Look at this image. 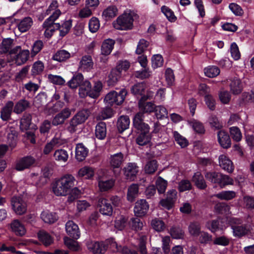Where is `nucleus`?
I'll return each instance as SVG.
<instances>
[{
  "label": "nucleus",
  "instance_id": "f257e3e1",
  "mask_svg": "<svg viewBox=\"0 0 254 254\" xmlns=\"http://www.w3.org/2000/svg\"><path fill=\"white\" fill-rule=\"evenodd\" d=\"M75 182L74 177L70 174H66L53 184V192L57 196H65L74 186Z\"/></svg>",
  "mask_w": 254,
  "mask_h": 254
},
{
  "label": "nucleus",
  "instance_id": "f03ea898",
  "mask_svg": "<svg viewBox=\"0 0 254 254\" xmlns=\"http://www.w3.org/2000/svg\"><path fill=\"white\" fill-rule=\"evenodd\" d=\"M133 12L130 10L125 11L119 16L113 23L115 28L118 30H127L132 28L133 22Z\"/></svg>",
  "mask_w": 254,
  "mask_h": 254
},
{
  "label": "nucleus",
  "instance_id": "7ed1b4c3",
  "mask_svg": "<svg viewBox=\"0 0 254 254\" xmlns=\"http://www.w3.org/2000/svg\"><path fill=\"white\" fill-rule=\"evenodd\" d=\"M90 115V112L87 109H83L78 112L70 120L67 130L71 133L76 130L78 125L84 123Z\"/></svg>",
  "mask_w": 254,
  "mask_h": 254
},
{
  "label": "nucleus",
  "instance_id": "20e7f679",
  "mask_svg": "<svg viewBox=\"0 0 254 254\" xmlns=\"http://www.w3.org/2000/svg\"><path fill=\"white\" fill-rule=\"evenodd\" d=\"M127 94V91L124 89L121 90L119 93L115 91H112L106 95L104 102L110 106L114 104L119 105L123 103Z\"/></svg>",
  "mask_w": 254,
  "mask_h": 254
},
{
  "label": "nucleus",
  "instance_id": "39448f33",
  "mask_svg": "<svg viewBox=\"0 0 254 254\" xmlns=\"http://www.w3.org/2000/svg\"><path fill=\"white\" fill-rule=\"evenodd\" d=\"M59 4L57 0H54L52 1L48 8L46 11L47 15H50L43 23V26H47L50 25H53L54 21L56 20L61 15V11L59 9Z\"/></svg>",
  "mask_w": 254,
  "mask_h": 254
},
{
  "label": "nucleus",
  "instance_id": "423d86ee",
  "mask_svg": "<svg viewBox=\"0 0 254 254\" xmlns=\"http://www.w3.org/2000/svg\"><path fill=\"white\" fill-rule=\"evenodd\" d=\"M13 45V40L10 38L4 39L0 44V53H6L9 52L10 55L16 54L20 50L19 46L11 49Z\"/></svg>",
  "mask_w": 254,
  "mask_h": 254
},
{
  "label": "nucleus",
  "instance_id": "0eeeda50",
  "mask_svg": "<svg viewBox=\"0 0 254 254\" xmlns=\"http://www.w3.org/2000/svg\"><path fill=\"white\" fill-rule=\"evenodd\" d=\"M143 113L140 112H138L133 118V125L135 128L140 131H149V126L143 122Z\"/></svg>",
  "mask_w": 254,
  "mask_h": 254
},
{
  "label": "nucleus",
  "instance_id": "6e6552de",
  "mask_svg": "<svg viewBox=\"0 0 254 254\" xmlns=\"http://www.w3.org/2000/svg\"><path fill=\"white\" fill-rule=\"evenodd\" d=\"M11 203L14 211L17 214L22 215L25 213L27 210L26 203L19 197H13Z\"/></svg>",
  "mask_w": 254,
  "mask_h": 254
},
{
  "label": "nucleus",
  "instance_id": "1a4fd4ad",
  "mask_svg": "<svg viewBox=\"0 0 254 254\" xmlns=\"http://www.w3.org/2000/svg\"><path fill=\"white\" fill-rule=\"evenodd\" d=\"M124 161V155L121 152L111 155L108 162L110 167L114 171L115 169L121 168Z\"/></svg>",
  "mask_w": 254,
  "mask_h": 254
},
{
  "label": "nucleus",
  "instance_id": "9d476101",
  "mask_svg": "<svg viewBox=\"0 0 254 254\" xmlns=\"http://www.w3.org/2000/svg\"><path fill=\"white\" fill-rule=\"evenodd\" d=\"M149 209V205L145 199H140L135 202L134 213L137 217L144 216Z\"/></svg>",
  "mask_w": 254,
  "mask_h": 254
},
{
  "label": "nucleus",
  "instance_id": "9b49d317",
  "mask_svg": "<svg viewBox=\"0 0 254 254\" xmlns=\"http://www.w3.org/2000/svg\"><path fill=\"white\" fill-rule=\"evenodd\" d=\"M35 162V159L29 156L24 157L20 158L16 161L15 169L18 171H23L29 168Z\"/></svg>",
  "mask_w": 254,
  "mask_h": 254
},
{
  "label": "nucleus",
  "instance_id": "f8f14e48",
  "mask_svg": "<svg viewBox=\"0 0 254 254\" xmlns=\"http://www.w3.org/2000/svg\"><path fill=\"white\" fill-rule=\"evenodd\" d=\"M218 160L219 165L223 170L229 173H232L234 171V166L228 157L222 154L219 156Z\"/></svg>",
  "mask_w": 254,
  "mask_h": 254
},
{
  "label": "nucleus",
  "instance_id": "ddd939ff",
  "mask_svg": "<svg viewBox=\"0 0 254 254\" xmlns=\"http://www.w3.org/2000/svg\"><path fill=\"white\" fill-rule=\"evenodd\" d=\"M13 110V102L9 101L1 109L0 118L3 121H8L11 119V116Z\"/></svg>",
  "mask_w": 254,
  "mask_h": 254
},
{
  "label": "nucleus",
  "instance_id": "4468645a",
  "mask_svg": "<svg viewBox=\"0 0 254 254\" xmlns=\"http://www.w3.org/2000/svg\"><path fill=\"white\" fill-rule=\"evenodd\" d=\"M11 231L16 236H23L26 232L24 225L17 219L13 220L10 224Z\"/></svg>",
  "mask_w": 254,
  "mask_h": 254
},
{
  "label": "nucleus",
  "instance_id": "2eb2a0df",
  "mask_svg": "<svg viewBox=\"0 0 254 254\" xmlns=\"http://www.w3.org/2000/svg\"><path fill=\"white\" fill-rule=\"evenodd\" d=\"M99 211L104 215L111 216L113 213V207L109 200L105 198H100L98 200Z\"/></svg>",
  "mask_w": 254,
  "mask_h": 254
},
{
  "label": "nucleus",
  "instance_id": "dca6fc26",
  "mask_svg": "<svg viewBox=\"0 0 254 254\" xmlns=\"http://www.w3.org/2000/svg\"><path fill=\"white\" fill-rule=\"evenodd\" d=\"M65 230L67 234L74 239L80 237L78 226L72 221H68L65 224Z\"/></svg>",
  "mask_w": 254,
  "mask_h": 254
},
{
  "label": "nucleus",
  "instance_id": "f3484780",
  "mask_svg": "<svg viewBox=\"0 0 254 254\" xmlns=\"http://www.w3.org/2000/svg\"><path fill=\"white\" fill-rule=\"evenodd\" d=\"M99 190L101 191H106L111 189L115 184L113 179H107L105 178L99 177L98 179Z\"/></svg>",
  "mask_w": 254,
  "mask_h": 254
},
{
  "label": "nucleus",
  "instance_id": "a211bd4d",
  "mask_svg": "<svg viewBox=\"0 0 254 254\" xmlns=\"http://www.w3.org/2000/svg\"><path fill=\"white\" fill-rule=\"evenodd\" d=\"M138 171V167L135 163H129L124 168V174L128 180H133Z\"/></svg>",
  "mask_w": 254,
  "mask_h": 254
},
{
  "label": "nucleus",
  "instance_id": "6ab92c4d",
  "mask_svg": "<svg viewBox=\"0 0 254 254\" xmlns=\"http://www.w3.org/2000/svg\"><path fill=\"white\" fill-rule=\"evenodd\" d=\"M207 228L212 232L214 233L219 230H224L227 226L222 220L217 219L208 221L206 224Z\"/></svg>",
  "mask_w": 254,
  "mask_h": 254
},
{
  "label": "nucleus",
  "instance_id": "aec40b11",
  "mask_svg": "<svg viewBox=\"0 0 254 254\" xmlns=\"http://www.w3.org/2000/svg\"><path fill=\"white\" fill-rule=\"evenodd\" d=\"M18 52V53L14 57V60L17 65H20L27 61L29 57L30 52L28 50H21V49Z\"/></svg>",
  "mask_w": 254,
  "mask_h": 254
},
{
  "label": "nucleus",
  "instance_id": "412c9836",
  "mask_svg": "<svg viewBox=\"0 0 254 254\" xmlns=\"http://www.w3.org/2000/svg\"><path fill=\"white\" fill-rule=\"evenodd\" d=\"M55 28L60 31V35L62 37L64 36L69 31L72 26V20L68 19L64 21L61 25L59 23L54 24Z\"/></svg>",
  "mask_w": 254,
  "mask_h": 254
},
{
  "label": "nucleus",
  "instance_id": "4be33fe9",
  "mask_svg": "<svg viewBox=\"0 0 254 254\" xmlns=\"http://www.w3.org/2000/svg\"><path fill=\"white\" fill-rule=\"evenodd\" d=\"M88 153V149L82 144L78 143L75 148V158L81 162L84 160Z\"/></svg>",
  "mask_w": 254,
  "mask_h": 254
},
{
  "label": "nucleus",
  "instance_id": "5701e85b",
  "mask_svg": "<svg viewBox=\"0 0 254 254\" xmlns=\"http://www.w3.org/2000/svg\"><path fill=\"white\" fill-rule=\"evenodd\" d=\"M92 85L91 83L87 80H82V82L79 88V95L81 98H85L89 96L91 92Z\"/></svg>",
  "mask_w": 254,
  "mask_h": 254
},
{
  "label": "nucleus",
  "instance_id": "b1692460",
  "mask_svg": "<svg viewBox=\"0 0 254 254\" xmlns=\"http://www.w3.org/2000/svg\"><path fill=\"white\" fill-rule=\"evenodd\" d=\"M230 89L231 93L234 95L240 94L243 90V85L240 79L234 77L231 79L229 84Z\"/></svg>",
  "mask_w": 254,
  "mask_h": 254
},
{
  "label": "nucleus",
  "instance_id": "393cba45",
  "mask_svg": "<svg viewBox=\"0 0 254 254\" xmlns=\"http://www.w3.org/2000/svg\"><path fill=\"white\" fill-rule=\"evenodd\" d=\"M115 44V41L113 39H107L105 40L101 46V54L104 56L110 55L114 48Z\"/></svg>",
  "mask_w": 254,
  "mask_h": 254
},
{
  "label": "nucleus",
  "instance_id": "a878e982",
  "mask_svg": "<svg viewBox=\"0 0 254 254\" xmlns=\"http://www.w3.org/2000/svg\"><path fill=\"white\" fill-rule=\"evenodd\" d=\"M94 169L89 166L81 168L78 171L77 177L84 178L86 179H91L94 176Z\"/></svg>",
  "mask_w": 254,
  "mask_h": 254
},
{
  "label": "nucleus",
  "instance_id": "bb28decb",
  "mask_svg": "<svg viewBox=\"0 0 254 254\" xmlns=\"http://www.w3.org/2000/svg\"><path fill=\"white\" fill-rule=\"evenodd\" d=\"M217 136L219 143L222 147L228 148L230 147L231 139L226 132L220 130L218 132Z\"/></svg>",
  "mask_w": 254,
  "mask_h": 254
},
{
  "label": "nucleus",
  "instance_id": "cd10ccee",
  "mask_svg": "<svg viewBox=\"0 0 254 254\" xmlns=\"http://www.w3.org/2000/svg\"><path fill=\"white\" fill-rule=\"evenodd\" d=\"M30 107V103L28 101L21 99L13 105V112L17 114H20Z\"/></svg>",
  "mask_w": 254,
  "mask_h": 254
},
{
  "label": "nucleus",
  "instance_id": "c85d7f7f",
  "mask_svg": "<svg viewBox=\"0 0 254 254\" xmlns=\"http://www.w3.org/2000/svg\"><path fill=\"white\" fill-rule=\"evenodd\" d=\"M107 134V127L105 123L101 122L95 127V135L99 139H104Z\"/></svg>",
  "mask_w": 254,
  "mask_h": 254
},
{
  "label": "nucleus",
  "instance_id": "c756f323",
  "mask_svg": "<svg viewBox=\"0 0 254 254\" xmlns=\"http://www.w3.org/2000/svg\"><path fill=\"white\" fill-rule=\"evenodd\" d=\"M93 62L90 56H84L79 63L81 70L89 71L93 68Z\"/></svg>",
  "mask_w": 254,
  "mask_h": 254
},
{
  "label": "nucleus",
  "instance_id": "7c9ffc66",
  "mask_svg": "<svg viewBox=\"0 0 254 254\" xmlns=\"http://www.w3.org/2000/svg\"><path fill=\"white\" fill-rule=\"evenodd\" d=\"M53 158L58 162L65 163L68 159V154L65 150L59 149L54 152Z\"/></svg>",
  "mask_w": 254,
  "mask_h": 254
},
{
  "label": "nucleus",
  "instance_id": "2f4dec72",
  "mask_svg": "<svg viewBox=\"0 0 254 254\" xmlns=\"http://www.w3.org/2000/svg\"><path fill=\"white\" fill-rule=\"evenodd\" d=\"M128 221V217L124 215H118L116 216L114 225L115 227L119 230H123L125 228Z\"/></svg>",
  "mask_w": 254,
  "mask_h": 254
},
{
  "label": "nucleus",
  "instance_id": "473e14b6",
  "mask_svg": "<svg viewBox=\"0 0 254 254\" xmlns=\"http://www.w3.org/2000/svg\"><path fill=\"white\" fill-rule=\"evenodd\" d=\"M139 193V187L137 184H132L128 188L127 199L129 201L133 202L137 197Z\"/></svg>",
  "mask_w": 254,
  "mask_h": 254
},
{
  "label": "nucleus",
  "instance_id": "72a5a7b5",
  "mask_svg": "<svg viewBox=\"0 0 254 254\" xmlns=\"http://www.w3.org/2000/svg\"><path fill=\"white\" fill-rule=\"evenodd\" d=\"M130 120L127 116H121L117 122V127L120 132H123L129 127Z\"/></svg>",
  "mask_w": 254,
  "mask_h": 254
},
{
  "label": "nucleus",
  "instance_id": "f704fd0d",
  "mask_svg": "<svg viewBox=\"0 0 254 254\" xmlns=\"http://www.w3.org/2000/svg\"><path fill=\"white\" fill-rule=\"evenodd\" d=\"M70 54L65 50L58 51L53 56L52 59L54 61L59 62H64L69 59Z\"/></svg>",
  "mask_w": 254,
  "mask_h": 254
},
{
  "label": "nucleus",
  "instance_id": "c9c22d12",
  "mask_svg": "<svg viewBox=\"0 0 254 254\" xmlns=\"http://www.w3.org/2000/svg\"><path fill=\"white\" fill-rule=\"evenodd\" d=\"M192 181L199 189L203 190L207 187L203 176L199 172H196L194 174L192 178Z\"/></svg>",
  "mask_w": 254,
  "mask_h": 254
},
{
  "label": "nucleus",
  "instance_id": "e433bc0d",
  "mask_svg": "<svg viewBox=\"0 0 254 254\" xmlns=\"http://www.w3.org/2000/svg\"><path fill=\"white\" fill-rule=\"evenodd\" d=\"M41 217L45 223L49 224L55 223L58 219V217L55 213L48 211H43L41 215Z\"/></svg>",
  "mask_w": 254,
  "mask_h": 254
},
{
  "label": "nucleus",
  "instance_id": "4c0bfd02",
  "mask_svg": "<svg viewBox=\"0 0 254 254\" xmlns=\"http://www.w3.org/2000/svg\"><path fill=\"white\" fill-rule=\"evenodd\" d=\"M33 24V21L30 17L23 18L18 25V28L21 32H25L28 30Z\"/></svg>",
  "mask_w": 254,
  "mask_h": 254
},
{
  "label": "nucleus",
  "instance_id": "58836bf2",
  "mask_svg": "<svg viewBox=\"0 0 254 254\" xmlns=\"http://www.w3.org/2000/svg\"><path fill=\"white\" fill-rule=\"evenodd\" d=\"M190 234L193 237H197L201 233L200 224L198 222L193 221L190 223L188 227Z\"/></svg>",
  "mask_w": 254,
  "mask_h": 254
},
{
  "label": "nucleus",
  "instance_id": "ea45409f",
  "mask_svg": "<svg viewBox=\"0 0 254 254\" xmlns=\"http://www.w3.org/2000/svg\"><path fill=\"white\" fill-rule=\"evenodd\" d=\"M221 200H230L236 196V193L233 190L222 191L214 195Z\"/></svg>",
  "mask_w": 254,
  "mask_h": 254
},
{
  "label": "nucleus",
  "instance_id": "a19ab883",
  "mask_svg": "<svg viewBox=\"0 0 254 254\" xmlns=\"http://www.w3.org/2000/svg\"><path fill=\"white\" fill-rule=\"evenodd\" d=\"M121 76V73L116 68L112 69L108 76V84L110 86L114 85Z\"/></svg>",
  "mask_w": 254,
  "mask_h": 254
},
{
  "label": "nucleus",
  "instance_id": "79ce46f5",
  "mask_svg": "<svg viewBox=\"0 0 254 254\" xmlns=\"http://www.w3.org/2000/svg\"><path fill=\"white\" fill-rule=\"evenodd\" d=\"M118 14V9L115 6H110L105 9L102 13V16L106 20H109L115 17Z\"/></svg>",
  "mask_w": 254,
  "mask_h": 254
},
{
  "label": "nucleus",
  "instance_id": "37998d69",
  "mask_svg": "<svg viewBox=\"0 0 254 254\" xmlns=\"http://www.w3.org/2000/svg\"><path fill=\"white\" fill-rule=\"evenodd\" d=\"M138 107L140 112L142 113H151L154 111L156 106L151 102L143 103L141 99L138 103Z\"/></svg>",
  "mask_w": 254,
  "mask_h": 254
},
{
  "label": "nucleus",
  "instance_id": "c03bdc74",
  "mask_svg": "<svg viewBox=\"0 0 254 254\" xmlns=\"http://www.w3.org/2000/svg\"><path fill=\"white\" fill-rule=\"evenodd\" d=\"M94 254H103L107 249L106 246L103 242H94L90 248Z\"/></svg>",
  "mask_w": 254,
  "mask_h": 254
},
{
  "label": "nucleus",
  "instance_id": "a18cd8bd",
  "mask_svg": "<svg viewBox=\"0 0 254 254\" xmlns=\"http://www.w3.org/2000/svg\"><path fill=\"white\" fill-rule=\"evenodd\" d=\"M83 78V76L82 74L78 73L68 82L67 84L68 86L72 89L76 88L78 86L80 87Z\"/></svg>",
  "mask_w": 254,
  "mask_h": 254
},
{
  "label": "nucleus",
  "instance_id": "49530a36",
  "mask_svg": "<svg viewBox=\"0 0 254 254\" xmlns=\"http://www.w3.org/2000/svg\"><path fill=\"white\" fill-rule=\"evenodd\" d=\"M39 240L45 246H49L53 243V238L47 232L41 231L38 234Z\"/></svg>",
  "mask_w": 254,
  "mask_h": 254
},
{
  "label": "nucleus",
  "instance_id": "de8ad7c7",
  "mask_svg": "<svg viewBox=\"0 0 254 254\" xmlns=\"http://www.w3.org/2000/svg\"><path fill=\"white\" fill-rule=\"evenodd\" d=\"M103 89V84L100 81L94 82L93 88H91V92L90 94V97L92 98H97L100 95Z\"/></svg>",
  "mask_w": 254,
  "mask_h": 254
},
{
  "label": "nucleus",
  "instance_id": "09e8293b",
  "mask_svg": "<svg viewBox=\"0 0 254 254\" xmlns=\"http://www.w3.org/2000/svg\"><path fill=\"white\" fill-rule=\"evenodd\" d=\"M147 236L142 234H139L138 239V249L140 254H148L146 249Z\"/></svg>",
  "mask_w": 254,
  "mask_h": 254
},
{
  "label": "nucleus",
  "instance_id": "8fccbe9b",
  "mask_svg": "<svg viewBox=\"0 0 254 254\" xmlns=\"http://www.w3.org/2000/svg\"><path fill=\"white\" fill-rule=\"evenodd\" d=\"M136 138V143L139 145H144L147 144L150 140L151 137L149 131H141Z\"/></svg>",
  "mask_w": 254,
  "mask_h": 254
},
{
  "label": "nucleus",
  "instance_id": "3c124183",
  "mask_svg": "<svg viewBox=\"0 0 254 254\" xmlns=\"http://www.w3.org/2000/svg\"><path fill=\"white\" fill-rule=\"evenodd\" d=\"M146 89L145 84L143 82L134 84L131 88V92L136 96H142Z\"/></svg>",
  "mask_w": 254,
  "mask_h": 254
},
{
  "label": "nucleus",
  "instance_id": "603ef678",
  "mask_svg": "<svg viewBox=\"0 0 254 254\" xmlns=\"http://www.w3.org/2000/svg\"><path fill=\"white\" fill-rule=\"evenodd\" d=\"M64 245L71 251H78L80 249V247L77 242L67 237H65L64 239Z\"/></svg>",
  "mask_w": 254,
  "mask_h": 254
},
{
  "label": "nucleus",
  "instance_id": "864d4df0",
  "mask_svg": "<svg viewBox=\"0 0 254 254\" xmlns=\"http://www.w3.org/2000/svg\"><path fill=\"white\" fill-rule=\"evenodd\" d=\"M205 75L210 78H213L220 73V70L219 68L214 65L209 66L204 69Z\"/></svg>",
  "mask_w": 254,
  "mask_h": 254
},
{
  "label": "nucleus",
  "instance_id": "5fc2aeb1",
  "mask_svg": "<svg viewBox=\"0 0 254 254\" xmlns=\"http://www.w3.org/2000/svg\"><path fill=\"white\" fill-rule=\"evenodd\" d=\"M158 163L156 160H152L147 162L144 166L145 173L152 174L155 172L158 168Z\"/></svg>",
  "mask_w": 254,
  "mask_h": 254
},
{
  "label": "nucleus",
  "instance_id": "6e6d98bb",
  "mask_svg": "<svg viewBox=\"0 0 254 254\" xmlns=\"http://www.w3.org/2000/svg\"><path fill=\"white\" fill-rule=\"evenodd\" d=\"M32 116L29 114H25L20 121V128L22 130H27L31 125Z\"/></svg>",
  "mask_w": 254,
  "mask_h": 254
},
{
  "label": "nucleus",
  "instance_id": "4d7b16f0",
  "mask_svg": "<svg viewBox=\"0 0 254 254\" xmlns=\"http://www.w3.org/2000/svg\"><path fill=\"white\" fill-rule=\"evenodd\" d=\"M233 233L235 237H241L246 235L249 231V229L246 226H233Z\"/></svg>",
  "mask_w": 254,
  "mask_h": 254
},
{
  "label": "nucleus",
  "instance_id": "13d9d810",
  "mask_svg": "<svg viewBox=\"0 0 254 254\" xmlns=\"http://www.w3.org/2000/svg\"><path fill=\"white\" fill-rule=\"evenodd\" d=\"M220 173L216 172H208L205 174V178L214 184H219L220 181Z\"/></svg>",
  "mask_w": 254,
  "mask_h": 254
},
{
  "label": "nucleus",
  "instance_id": "bf43d9fd",
  "mask_svg": "<svg viewBox=\"0 0 254 254\" xmlns=\"http://www.w3.org/2000/svg\"><path fill=\"white\" fill-rule=\"evenodd\" d=\"M173 136L175 141L182 147L184 148L188 146L189 143L187 139L181 135L178 132L174 131Z\"/></svg>",
  "mask_w": 254,
  "mask_h": 254
},
{
  "label": "nucleus",
  "instance_id": "052dcab7",
  "mask_svg": "<svg viewBox=\"0 0 254 254\" xmlns=\"http://www.w3.org/2000/svg\"><path fill=\"white\" fill-rule=\"evenodd\" d=\"M106 243L108 245L109 248L113 252H121L122 253L123 247L121 246H119L113 239L111 238L107 240Z\"/></svg>",
  "mask_w": 254,
  "mask_h": 254
},
{
  "label": "nucleus",
  "instance_id": "680f3d73",
  "mask_svg": "<svg viewBox=\"0 0 254 254\" xmlns=\"http://www.w3.org/2000/svg\"><path fill=\"white\" fill-rule=\"evenodd\" d=\"M131 229L138 231L142 230L143 223L138 218H132L129 223Z\"/></svg>",
  "mask_w": 254,
  "mask_h": 254
},
{
  "label": "nucleus",
  "instance_id": "e2e57ef3",
  "mask_svg": "<svg viewBox=\"0 0 254 254\" xmlns=\"http://www.w3.org/2000/svg\"><path fill=\"white\" fill-rule=\"evenodd\" d=\"M151 225L152 228L158 232L163 231L165 227L164 222L162 220L157 218H155L151 221Z\"/></svg>",
  "mask_w": 254,
  "mask_h": 254
},
{
  "label": "nucleus",
  "instance_id": "0e129e2a",
  "mask_svg": "<svg viewBox=\"0 0 254 254\" xmlns=\"http://www.w3.org/2000/svg\"><path fill=\"white\" fill-rule=\"evenodd\" d=\"M234 184L233 179L228 175L221 173L219 185L223 188L226 186L233 185Z\"/></svg>",
  "mask_w": 254,
  "mask_h": 254
},
{
  "label": "nucleus",
  "instance_id": "69168bd1",
  "mask_svg": "<svg viewBox=\"0 0 254 254\" xmlns=\"http://www.w3.org/2000/svg\"><path fill=\"white\" fill-rule=\"evenodd\" d=\"M154 111L156 117L158 119H163L168 117L167 109L162 106H156Z\"/></svg>",
  "mask_w": 254,
  "mask_h": 254
},
{
  "label": "nucleus",
  "instance_id": "338daca9",
  "mask_svg": "<svg viewBox=\"0 0 254 254\" xmlns=\"http://www.w3.org/2000/svg\"><path fill=\"white\" fill-rule=\"evenodd\" d=\"M230 132L233 139L237 142L240 141L242 138V134L240 129L236 127L230 128Z\"/></svg>",
  "mask_w": 254,
  "mask_h": 254
},
{
  "label": "nucleus",
  "instance_id": "774afa93",
  "mask_svg": "<svg viewBox=\"0 0 254 254\" xmlns=\"http://www.w3.org/2000/svg\"><path fill=\"white\" fill-rule=\"evenodd\" d=\"M88 27L91 32H96L100 27V22L99 20L96 17H92L89 21Z\"/></svg>",
  "mask_w": 254,
  "mask_h": 254
}]
</instances>
